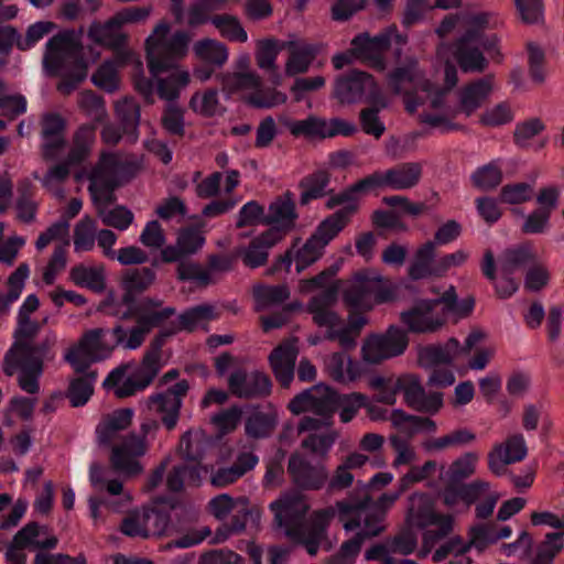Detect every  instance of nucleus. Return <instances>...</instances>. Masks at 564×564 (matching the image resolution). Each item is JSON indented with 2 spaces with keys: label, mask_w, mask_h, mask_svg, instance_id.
Masks as SVG:
<instances>
[{
  "label": "nucleus",
  "mask_w": 564,
  "mask_h": 564,
  "mask_svg": "<svg viewBox=\"0 0 564 564\" xmlns=\"http://www.w3.org/2000/svg\"><path fill=\"white\" fill-rule=\"evenodd\" d=\"M442 63L443 88L438 86L437 78L432 82L426 77L415 59L397 67L389 75L388 84L395 94L403 96L408 112L415 113L422 123L432 129L448 132L457 128L454 122L457 113L470 116L482 105L492 90V84L489 78L474 82L459 91V106H449L444 100V94L456 85L457 70L449 61Z\"/></svg>",
  "instance_id": "obj_1"
},
{
  "label": "nucleus",
  "mask_w": 564,
  "mask_h": 564,
  "mask_svg": "<svg viewBox=\"0 0 564 564\" xmlns=\"http://www.w3.org/2000/svg\"><path fill=\"white\" fill-rule=\"evenodd\" d=\"M189 36L185 32L171 34L170 26L160 22L145 41L147 61L152 80L138 79L135 86L145 97L152 96L154 88L163 99H174L189 82V74L177 62L186 53Z\"/></svg>",
  "instance_id": "obj_2"
},
{
  "label": "nucleus",
  "mask_w": 564,
  "mask_h": 564,
  "mask_svg": "<svg viewBox=\"0 0 564 564\" xmlns=\"http://www.w3.org/2000/svg\"><path fill=\"white\" fill-rule=\"evenodd\" d=\"M365 404L366 397L361 393L339 395L323 384H317L294 398L290 403L293 413L313 412L322 416L319 420L310 416L303 419L300 430L313 432L303 441V447L314 455H325L335 441V435L328 429L327 419L338 411L340 420L344 423L349 422Z\"/></svg>",
  "instance_id": "obj_3"
},
{
  "label": "nucleus",
  "mask_w": 564,
  "mask_h": 564,
  "mask_svg": "<svg viewBox=\"0 0 564 564\" xmlns=\"http://www.w3.org/2000/svg\"><path fill=\"white\" fill-rule=\"evenodd\" d=\"M430 525H435L440 533L436 536L431 531L424 534L422 556L430 552L440 535H444L452 530L453 518L435 512L429 496L414 494L409 498L406 528L393 541L376 544L370 547L365 556L368 561H380V564H416L411 560L398 561L393 555L412 553L417 541L414 529H424Z\"/></svg>",
  "instance_id": "obj_4"
},
{
  "label": "nucleus",
  "mask_w": 564,
  "mask_h": 564,
  "mask_svg": "<svg viewBox=\"0 0 564 564\" xmlns=\"http://www.w3.org/2000/svg\"><path fill=\"white\" fill-rule=\"evenodd\" d=\"M465 34L454 46H442L437 57L448 63L453 57L465 72L482 70L486 61L482 51L490 53L498 42L496 35H485V31L497 24V19L489 11H473L464 18Z\"/></svg>",
  "instance_id": "obj_5"
},
{
  "label": "nucleus",
  "mask_w": 564,
  "mask_h": 564,
  "mask_svg": "<svg viewBox=\"0 0 564 564\" xmlns=\"http://www.w3.org/2000/svg\"><path fill=\"white\" fill-rule=\"evenodd\" d=\"M132 409H119L106 415L96 429L98 443L112 446L111 463L116 470L126 476H134L142 471L140 457L147 452L145 442L131 434L116 444L120 433L128 429L133 417Z\"/></svg>",
  "instance_id": "obj_6"
},
{
  "label": "nucleus",
  "mask_w": 564,
  "mask_h": 564,
  "mask_svg": "<svg viewBox=\"0 0 564 564\" xmlns=\"http://www.w3.org/2000/svg\"><path fill=\"white\" fill-rule=\"evenodd\" d=\"M99 55L100 52L93 48L87 54L83 53L75 34L62 32L47 42L43 65L48 74H58L63 77L59 89L69 93L74 84L86 77L88 66L96 62Z\"/></svg>",
  "instance_id": "obj_7"
},
{
  "label": "nucleus",
  "mask_w": 564,
  "mask_h": 564,
  "mask_svg": "<svg viewBox=\"0 0 564 564\" xmlns=\"http://www.w3.org/2000/svg\"><path fill=\"white\" fill-rule=\"evenodd\" d=\"M40 329L39 322L30 317L18 318L14 344L4 359V371L8 375L19 372V384L28 393L39 390L37 379L42 373L43 351L32 344Z\"/></svg>",
  "instance_id": "obj_8"
},
{
  "label": "nucleus",
  "mask_w": 564,
  "mask_h": 564,
  "mask_svg": "<svg viewBox=\"0 0 564 564\" xmlns=\"http://www.w3.org/2000/svg\"><path fill=\"white\" fill-rule=\"evenodd\" d=\"M118 170V159L112 154H104L87 177L90 182L89 192L102 224L124 231L133 223V213L124 206H106L113 199L112 189L117 186Z\"/></svg>",
  "instance_id": "obj_9"
},
{
  "label": "nucleus",
  "mask_w": 564,
  "mask_h": 564,
  "mask_svg": "<svg viewBox=\"0 0 564 564\" xmlns=\"http://www.w3.org/2000/svg\"><path fill=\"white\" fill-rule=\"evenodd\" d=\"M337 288L313 296L307 303L306 311L312 315L313 323L326 330L328 339H337L345 348L355 346L367 318L359 313H350L347 318L339 315L335 308Z\"/></svg>",
  "instance_id": "obj_10"
},
{
  "label": "nucleus",
  "mask_w": 564,
  "mask_h": 564,
  "mask_svg": "<svg viewBox=\"0 0 564 564\" xmlns=\"http://www.w3.org/2000/svg\"><path fill=\"white\" fill-rule=\"evenodd\" d=\"M217 316L218 313L213 305H199L174 317L171 321L172 329L167 330L164 328L161 330L160 335L152 341L151 348L144 356L142 365L137 367L142 378L149 380L150 383L162 367L160 350L167 336L181 329L194 330L199 327H205L209 321L217 318Z\"/></svg>",
  "instance_id": "obj_11"
},
{
  "label": "nucleus",
  "mask_w": 564,
  "mask_h": 564,
  "mask_svg": "<svg viewBox=\"0 0 564 564\" xmlns=\"http://www.w3.org/2000/svg\"><path fill=\"white\" fill-rule=\"evenodd\" d=\"M223 90L237 95L247 104L257 108H271L282 105L286 95L274 88H264L259 74L253 72H230L223 75Z\"/></svg>",
  "instance_id": "obj_12"
},
{
  "label": "nucleus",
  "mask_w": 564,
  "mask_h": 564,
  "mask_svg": "<svg viewBox=\"0 0 564 564\" xmlns=\"http://www.w3.org/2000/svg\"><path fill=\"white\" fill-rule=\"evenodd\" d=\"M118 330L95 328L86 332L79 341L70 346L64 355L65 360L77 372L86 370L93 362L108 358L120 338Z\"/></svg>",
  "instance_id": "obj_13"
},
{
  "label": "nucleus",
  "mask_w": 564,
  "mask_h": 564,
  "mask_svg": "<svg viewBox=\"0 0 564 564\" xmlns=\"http://www.w3.org/2000/svg\"><path fill=\"white\" fill-rule=\"evenodd\" d=\"M334 97L340 104L367 101L387 107L388 100L375 79L362 72H351L336 79Z\"/></svg>",
  "instance_id": "obj_14"
},
{
  "label": "nucleus",
  "mask_w": 564,
  "mask_h": 564,
  "mask_svg": "<svg viewBox=\"0 0 564 564\" xmlns=\"http://www.w3.org/2000/svg\"><path fill=\"white\" fill-rule=\"evenodd\" d=\"M359 198L358 193H350L349 187L345 192L328 199V208L336 206L340 208L325 218L312 235L324 249L347 226L351 216L358 208Z\"/></svg>",
  "instance_id": "obj_15"
},
{
  "label": "nucleus",
  "mask_w": 564,
  "mask_h": 564,
  "mask_svg": "<svg viewBox=\"0 0 564 564\" xmlns=\"http://www.w3.org/2000/svg\"><path fill=\"white\" fill-rule=\"evenodd\" d=\"M276 525L294 542L301 538L304 527L303 517L308 510L304 496L294 490L281 495L270 503Z\"/></svg>",
  "instance_id": "obj_16"
},
{
  "label": "nucleus",
  "mask_w": 564,
  "mask_h": 564,
  "mask_svg": "<svg viewBox=\"0 0 564 564\" xmlns=\"http://www.w3.org/2000/svg\"><path fill=\"white\" fill-rule=\"evenodd\" d=\"M174 315V310L171 307L161 308L159 301L148 300L142 304V308L138 315V325L130 330L126 332L121 327H115L118 330L116 338L117 346L121 345L126 349H137L141 346L145 335L154 326L161 325L164 321L170 319Z\"/></svg>",
  "instance_id": "obj_17"
},
{
  "label": "nucleus",
  "mask_w": 564,
  "mask_h": 564,
  "mask_svg": "<svg viewBox=\"0 0 564 564\" xmlns=\"http://www.w3.org/2000/svg\"><path fill=\"white\" fill-rule=\"evenodd\" d=\"M421 176V166L417 163H409L386 172L373 173L350 186V193L366 195L379 187L392 189H405L414 186Z\"/></svg>",
  "instance_id": "obj_18"
},
{
  "label": "nucleus",
  "mask_w": 564,
  "mask_h": 564,
  "mask_svg": "<svg viewBox=\"0 0 564 564\" xmlns=\"http://www.w3.org/2000/svg\"><path fill=\"white\" fill-rule=\"evenodd\" d=\"M383 281L382 274L375 269H367L355 273L346 282H337L335 286L341 289L344 301L356 310L370 311L373 308V292L376 284Z\"/></svg>",
  "instance_id": "obj_19"
},
{
  "label": "nucleus",
  "mask_w": 564,
  "mask_h": 564,
  "mask_svg": "<svg viewBox=\"0 0 564 564\" xmlns=\"http://www.w3.org/2000/svg\"><path fill=\"white\" fill-rule=\"evenodd\" d=\"M406 346V334L399 328H390L386 335H372L365 340L361 347L362 359L369 364H378L402 354Z\"/></svg>",
  "instance_id": "obj_20"
},
{
  "label": "nucleus",
  "mask_w": 564,
  "mask_h": 564,
  "mask_svg": "<svg viewBox=\"0 0 564 564\" xmlns=\"http://www.w3.org/2000/svg\"><path fill=\"white\" fill-rule=\"evenodd\" d=\"M401 319L416 333L436 332L446 323L442 303L437 299L420 300L411 310L401 314Z\"/></svg>",
  "instance_id": "obj_21"
},
{
  "label": "nucleus",
  "mask_w": 564,
  "mask_h": 564,
  "mask_svg": "<svg viewBox=\"0 0 564 564\" xmlns=\"http://www.w3.org/2000/svg\"><path fill=\"white\" fill-rule=\"evenodd\" d=\"M292 134L307 138H333L336 135H351L357 131L352 122L340 118L330 120L317 117H308L304 120L292 121L289 123Z\"/></svg>",
  "instance_id": "obj_22"
},
{
  "label": "nucleus",
  "mask_w": 564,
  "mask_h": 564,
  "mask_svg": "<svg viewBox=\"0 0 564 564\" xmlns=\"http://www.w3.org/2000/svg\"><path fill=\"white\" fill-rule=\"evenodd\" d=\"M403 492L404 491H401V487L398 491L384 492L375 503L369 502L365 513H350L348 519L352 521V523H360V527L354 525L351 530H359L368 538L379 534L384 528L382 524L384 513L395 503Z\"/></svg>",
  "instance_id": "obj_23"
},
{
  "label": "nucleus",
  "mask_w": 564,
  "mask_h": 564,
  "mask_svg": "<svg viewBox=\"0 0 564 564\" xmlns=\"http://www.w3.org/2000/svg\"><path fill=\"white\" fill-rule=\"evenodd\" d=\"M169 524L165 507H155L151 510L134 512L122 523V532L129 536H142L162 534Z\"/></svg>",
  "instance_id": "obj_24"
},
{
  "label": "nucleus",
  "mask_w": 564,
  "mask_h": 564,
  "mask_svg": "<svg viewBox=\"0 0 564 564\" xmlns=\"http://www.w3.org/2000/svg\"><path fill=\"white\" fill-rule=\"evenodd\" d=\"M393 480V475L388 471L377 473L373 475L368 484H358L357 492L358 496H350L349 503L339 505L341 520L344 521V529L349 532L354 525L360 527V523H352L348 519L350 513H365L370 502V496L368 490L370 488L380 489L388 486Z\"/></svg>",
  "instance_id": "obj_25"
},
{
  "label": "nucleus",
  "mask_w": 564,
  "mask_h": 564,
  "mask_svg": "<svg viewBox=\"0 0 564 564\" xmlns=\"http://www.w3.org/2000/svg\"><path fill=\"white\" fill-rule=\"evenodd\" d=\"M528 448L522 434H512L503 442L494 446L488 455L489 469L496 475H502L508 465L525 458Z\"/></svg>",
  "instance_id": "obj_26"
},
{
  "label": "nucleus",
  "mask_w": 564,
  "mask_h": 564,
  "mask_svg": "<svg viewBox=\"0 0 564 564\" xmlns=\"http://www.w3.org/2000/svg\"><path fill=\"white\" fill-rule=\"evenodd\" d=\"M496 543L495 538V527L491 525H478L474 527L469 533V541L465 543L460 538H452L446 543H444L440 549L435 551L433 554V560L435 562L443 561L447 555H459L465 553L469 547L474 546L475 549L482 551L488 545Z\"/></svg>",
  "instance_id": "obj_27"
},
{
  "label": "nucleus",
  "mask_w": 564,
  "mask_h": 564,
  "mask_svg": "<svg viewBox=\"0 0 564 564\" xmlns=\"http://www.w3.org/2000/svg\"><path fill=\"white\" fill-rule=\"evenodd\" d=\"M343 503H349V499L347 501H343ZM339 505H341V502H338L335 507H328L314 512L311 518L310 525L304 524L301 538L297 542L303 543L311 555L316 554L318 544L324 538L325 530L336 516H338L339 521L344 524L338 507Z\"/></svg>",
  "instance_id": "obj_28"
},
{
  "label": "nucleus",
  "mask_w": 564,
  "mask_h": 564,
  "mask_svg": "<svg viewBox=\"0 0 564 564\" xmlns=\"http://www.w3.org/2000/svg\"><path fill=\"white\" fill-rule=\"evenodd\" d=\"M104 388L118 398H126L149 386L138 371L137 366L124 365L113 369L104 380Z\"/></svg>",
  "instance_id": "obj_29"
},
{
  "label": "nucleus",
  "mask_w": 564,
  "mask_h": 564,
  "mask_svg": "<svg viewBox=\"0 0 564 564\" xmlns=\"http://www.w3.org/2000/svg\"><path fill=\"white\" fill-rule=\"evenodd\" d=\"M394 32L380 34L375 37L359 35L352 41V54L378 68H383L382 54L391 45L392 40H398Z\"/></svg>",
  "instance_id": "obj_30"
},
{
  "label": "nucleus",
  "mask_w": 564,
  "mask_h": 564,
  "mask_svg": "<svg viewBox=\"0 0 564 564\" xmlns=\"http://www.w3.org/2000/svg\"><path fill=\"white\" fill-rule=\"evenodd\" d=\"M229 388L238 397L265 395L271 390L269 378L259 371L245 372L237 370L229 378Z\"/></svg>",
  "instance_id": "obj_31"
},
{
  "label": "nucleus",
  "mask_w": 564,
  "mask_h": 564,
  "mask_svg": "<svg viewBox=\"0 0 564 564\" xmlns=\"http://www.w3.org/2000/svg\"><path fill=\"white\" fill-rule=\"evenodd\" d=\"M296 356V341L291 339L276 347L269 357L276 380L284 387L293 380Z\"/></svg>",
  "instance_id": "obj_32"
},
{
  "label": "nucleus",
  "mask_w": 564,
  "mask_h": 564,
  "mask_svg": "<svg viewBox=\"0 0 564 564\" xmlns=\"http://www.w3.org/2000/svg\"><path fill=\"white\" fill-rule=\"evenodd\" d=\"M488 482L475 481L462 487H449L443 492L444 505L453 512H463L487 491Z\"/></svg>",
  "instance_id": "obj_33"
},
{
  "label": "nucleus",
  "mask_w": 564,
  "mask_h": 564,
  "mask_svg": "<svg viewBox=\"0 0 564 564\" xmlns=\"http://www.w3.org/2000/svg\"><path fill=\"white\" fill-rule=\"evenodd\" d=\"M324 248L311 236L305 241H295L288 250L285 261L289 265H294L297 273H301L316 261H318Z\"/></svg>",
  "instance_id": "obj_34"
},
{
  "label": "nucleus",
  "mask_w": 564,
  "mask_h": 564,
  "mask_svg": "<svg viewBox=\"0 0 564 564\" xmlns=\"http://www.w3.org/2000/svg\"><path fill=\"white\" fill-rule=\"evenodd\" d=\"M205 243V238L202 232L186 228L182 229L174 246H167L162 249L161 257L164 262H175L183 257L197 252Z\"/></svg>",
  "instance_id": "obj_35"
},
{
  "label": "nucleus",
  "mask_w": 564,
  "mask_h": 564,
  "mask_svg": "<svg viewBox=\"0 0 564 564\" xmlns=\"http://www.w3.org/2000/svg\"><path fill=\"white\" fill-rule=\"evenodd\" d=\"M284 44L273 39L261 40L257 43L256 61L259 68L264 70L275 86L283 82V75L279 72L276 57Z\"/></svg>",
  "instance_id": "obj_36"
},
{
  "label": "nucleus",
  "mask_w": 564,
  "mask_h": 564,
  "mask_svg": "<svg viewBox=\"0 0 564 564\" xmlns=\"http://www.w3.org/2000/svg\"><path fill=\"white\" fill-rule=\"evenodd\" d=\"M297 218L294 200L289 193L271 203L265 221L273 225L271 229L280 230L282 237L291 230Z\"/></svg>",
  "instance_id": "obj_37"
},
{
  "label": "nucleus",
  "mask_w": 564,
  "mask_h": 564,
  "mask_svg": "<svg viewBox=\"0 0 564 564\" xmlns=\"http://www.w3.org/2000/svg\"><path fill=\"white\" fill-rule=\"evenodd\" d=\"M465 352L464 346L458 340L451 338L444 345L421 348L417 360L422 367L430 368L442 364H451Z\"/></svg>",
  "instance_id": "obj_38"
},
{
  "label": "nucleus",
  "mask_w": 564,
  "mask_h": 564,
  "mask_svg": "<svg viewBox=\"0 0 564 564\" xmlns=\"http://www.w3.org/2000/svg\"><path fill=\"white\" fill-rule=\"evenodd\" d=\"M88 36L98 44L112 47L123 44L127 37L123 32V24L117 14L105 23H91L88 29Z\"/></svg>",
  "instance_id": "obj_39"
},
{
  "label": "nucleus",
  "mask_w": 564,
  "mask_h": 564,
  "mask_svg": "<svg viewBox=\"0 0 564 564\" xmlns=\"http://www.w3.org/2000/svg\"><path fill=\"white\" fill-rule=\"evenodd\" d=\"M64 122L58 116L44 117L42 122V148L44 156L54 159L64 145Z\"/></svg>",
  "instance_id": "obj_40"
},
{
  "label": "nucleus",
  "mask_w": 564,
  "mask_h": 564,
  "mask_svg": "<svg viewBox=\"0 0 564 564\" xmlns=\"http://www.w3.org/2000/svg\"><path fill=\"white\" fill-rule=\"evenodd\" d=\"M436 256L435 242L427 240L416 248L411 263L408 268V274L412 280H421L435 275V265L432 267Z\"/></svg>",
  "instance_id": "obj_41"
},
{
  "label": "nucleus",
  "mask_w": 564,
  "mask_h": 564,
  "mask_svg": "<svg viewBox=\"0 0 564 564\" xmlns=\"http://www.w3.org/2000/svg\"><path fill=\"white\" fill-rule=\"evenodd\" d=\"M390 421L399 432L408 435L409 437L417 433L433 434L438 429L436 422L432 419L409 415L401 410H394L391 413Z\"/></svg>",
  "instance_id": "obj_42"
},
{
  "label": "nucleus",
  "mask_w": 564,
  "mask_h": 564,
  "mask_svg": "<svg viewBox=\"0 0 564 564\" xmlns=\"http://www.w3.org/2000/svg\"><path fill=\"white\" fill-rule=\"evenodd\" d=\"M282 239V234L276 229H268L254 238L243 253V261L249 267L261 265L268 257V250Z\"/></svg>",
  "instance_id": "obj_43"
},
{
  "label": "nucleus",
  "mask_w": 564,
  "mask_h": 564,
  "mask_svg": "<svg viewBox=\"0 0 564 564\" xmlns=\"http://www.w3.org/2000/svg\"><path fill=\"white\" fill-rule=\"evenodd\" d=\"M544 130L545 123L540 118H530L517 124L514 141L520 148L541 150L547 142V139H539Z\"/></svg>",
  "instance_id": "obj_44"
},
{
  "label": "nucleus",
  "mask_w": 564,
  "mask_h": 564,
  "mask_svg": "<svg viewBox=\"0 0 564 564\" xmlns=\"http://www.w3.org/2000/svg\"><path fill=\"white\" fill-rule=\"evenodd\" d=\"M328 373L339 382H351L361 376V367L347 354L335 352L326 360Z\"/></svg>",
  "instance_id": "obj_45"
},
{
  "label": "nucleus",
  "mask_w": 564,
  "mask_h": 564,
  "mask_svg": "<svg viewBox=\"0 0 564 564\" xmlns=\"http://www.w3.org/2000/svg\"><path fill=\"white\" fill-rule=\"evenodd\" d=\"M70 280L78 286L96 292L105 289V268L101 264H78L69 271Z\"/></svg>",
  "instance_id": "obj_46"
},
{
  "label": "nucleus",
  "mask_w": 564,
  "mask_h": 564,
  "mask_svg": "<svg viewBox=\"0 0 564 564\" xmlns=\"http://www.w3.org/2000/svg\"><path fill=\"white\" fill-rule=\"evenodd\" d=\"M14 539L18 545L31 550L54 549L57 543L56 538L50 535L46 528L35 523L25 525L14 535Z\"/></svg>",
  "instance_id": "obj_47"
},
{
  "label": "nucleus",
  "mask_w": 564,
  "mask_h": 564,
  "mask_svg": "<svg viewBox=\"0 0 564 564\" xmlns=\"http://www.w3.org/2000/svg\"><path fill=\"white\" fill-rule=\"evenodd\" d=\"M181 405L182 401L166 392L158 393L149 399L150 410L162 415V421L169 430L175 427Z\"/></svg>",
  "instance_id": "obj_48"
},
{
  "label": "nucleus",
  "mask_w": 564,
  "mask_h": 564,
  "mask_svg": "<svg viewBox=\"0 0 564 564\" xmlns=\"http://www.w3.org/2000/svg\"><path fill=\"white\" fill-rule=\"evenodd\" d=\"M208 473L203 466H188L187 464L174 466L167 474L166 487L171 491H180L185 484L198 485Z\"/></svg>",
  "instance_id": "obj_49"
},
{
  "label": "nucleus",
  "mask_w": 564,
  "mask_h": 564,
  "mask_svg": "<svg viewBox=\"0 0 564 564\" xmlns=\"http://www.w3.org/2000/svg\"><path fill=\"white\" fill-rule=\"evenodd\" d=\"M96 235V220L88 215L82 217L73 229L74 251L77 253L91 251L95 248Z\"/></svg>",
  "instance_id": "obj_50"
},
{
  "label": "nucleus",
  "mask_w": 564,
  "mask_h": 564,
  "mask_svg": "<svg viewBox=\"0 0 564 564\" xmlns=\"http://www.w3.org/2000/svg\"><path fill=\"white\" fill-rule=\"evenodd\" d=\"M442 303L445 319L453 314L457 319L469 315L475 306L474 297H466L458 301L456 289L454 285H447L442 295L437 299Z\"/></svg>",
  "instance_id": "obj_51"
},
{
  "label": "nucleus",
  "mask_w": 564,
  "mask_h": 564,
  "mask_svg": "<svg viewBox=\"0 0 564 564\" xmlns=\"http://www.w3.org/2000/svg\"><path fill=\"white\" fill-rule=\"evenodd\" d=\"M195 56L204 62L221 66L228 59V50L225 44L214 39H202L194 43Z\"/></svg>",
  "instance_id": "obj_52"
},
{
  "label": "nucleus",
  "mask_w": 564,
  "mask_h": 564,
  "mask_svg": "<svg viewBox=\"0 0 564 564\" xmlns=\"http://www.w3.org/2000/svg\"><path fill=\"white\" fill-rule=\"evenodd\" d=\"M155 280V273L149 268L127 271L122 276V288L126 292L124 302L129 303L133 294L143 292Z\"/></svg>",
  "instance_id": "obj_53"
},
{
  "label": "nucleus",
  "mask_w": 564,
  "mask_h": 564,
  "mask_svg": "<svg viewBox=\"0 0 564 564\" xmlns=\"http://www.w3.org/2000/svg\"><path fill=\"white\" fill-rule=\"evenodd\" d=\"M564 547V531L547 533L536 546L530 564H552L556 555Z\"/></svg>",
  "instance_id": "obj_54"
},
{
  "label": "nucleus",
  "mask_w": 564,
  "mask_h": 564,
  "mask_svg": "<svg viewBox=\"0 0 564 564\" xmlns=\"http://www.w3.org/2000/svg\"><path fill=\"white\" fill-rule=\"evenodd\" d=\"M210 22L223 37L231 42H247L248 34L237 17L230 14H217L212 17Z\"/></svg>",
  "instance_id": "obj_55"
},
{
  "label": "nucleus",
  "mask_w": 564,
  "mask_h": 564,
  "mask_svg": "<svg viewBox=\"0 0 564 564\" xmlns=\"http://www.w3.org/2000/svg\"><path fill=\"white\" fill-rule=\"evenodd\" d=\"M258 463V458L252 454L243 455L239 458L236 466L219 469L212 475V484L216 487H224L241 477L247 470L253 468Z\"/></svg>",
  "instance_id": "obj_56"
},
{
  "label": "nucleus",
  "mask_w": 564,
  "mask_h": 564,
  "mask_svg": "<svg viewBox=\"0 0 564 564\" xmlns=\"http://www.w3.org/2000/svg\"><path fill=\"white\" fill-rule=\"evenodd\" d=\"M534 259L532 247L522 245L507 250L499 259V268L502 274H510Z\"/></svg>",
  "instance_id": "obj_57"
},
{
  "label": "nucleus",
  "mask_w": 564,
  "mask_h": 564,
  "mask_svg": "<svg viewBox=\"0 0 564 564\" xmlns=\"http://www.w3.org/2000/svg\"><path fill=\"white\" fill-rule=\"evenodd\" d=\"M253 295L257 310H268L284 302L290 291L285 285H260L254 288Z\"/></svg>",
  "instance_id": "obj_58"
},
{
  "label": "nucleus",
  "mask_w": 564,
  "mask_h": 564,
  "mask_svg": "<svg viewBox=\"0 0 564 564\" xmlns=\"http://www.w3.org/2000/svg\"><path fill=\"white\" fill-rule=\"evenodd\" d=\"M482 273L487 279L495 282V288L500 297H509L518 290V283L508 274H502L500 280H496L495 259L491 251H486L481 263Z\"/></svg>",
  "instance_id": "obj_59"
},
{
  "label": "nucleus",
  "mask_w": 564,
  "mask_h": 564,
  "mask_svg": "<svg viewBox=\"0 0 564 564\" xmlns=\"http://www.w3.org/2000/svg\"><path fill=\"white\" fill-rule=\"evenodd\" d=\"M36 399L33 397H14L3 413V422L7 426H12L15 419L26 421L33 415Z\"/></svg>",
  "instance_id": "obj_60"
},
{
  "label": "nucleus",
  "mask_w": 564,
  "mask_h": 564,
  "mask_svg": "<svg viewBox=\"0 0 564 564\" xmlns=\"http://www.w3.org/2000/svg\"><path fill=\"white\" fill-rule=\"evenodd\" d=\"M89 480L97 491H107L112 496L120 495L126 500L130 499L129 495L122 491V484L117 479H110L108 471L99 465L90 466Z\"/></svg>",
  "instance_id": "obj_61"
},
{
  "label": "nucleus",
  "mask_w": 564,
  "mask_h": 564,
  "mask_svg": "<svg viewBox=\"0 0 564 564\" xmlns=\"http://www.w3.org/2000/svg\"><path fill=\"white\" fill-rule=\"evenodd\" d=\"M478 460L479 455L474 452L460 455L449 465L446 477L453 482L469 478L475 474Z\"/></svg>",
  "instance_id": "obj_62"
},
{
  "label": "nucleus",
  "mask_w": 564,
  "mask_h": 564,
  "mask_svg": "<svg viewBox=\"0 0 564 564\" xmlns=\"http://www.w3.org/2000/svg\"><path fill=\"white\" fill-rule=\"evenodd\" d=\"M95 381L96 375L94 372L70 381L67 398L73 406H82L90 399Z\"/></svg>",
  "instance_id": "obj_63"
},
{
  "label": "nucleus",
  "mask_w": 564,
  "mask_h": 564,
  "mask_svg": "<svg viewBox=\"0 0 564 564\" xmlns=\"http://www.w3.org/2000/svg\"><path fill=\"white\" fill-rule=\"evenodd\" d=\"M191 107L195 112L206 117H213L224 111L218 93L214 89L196 93L191 99Z\"/></svg>",
  "instance_id": "obj_64"
}]
</instances>
